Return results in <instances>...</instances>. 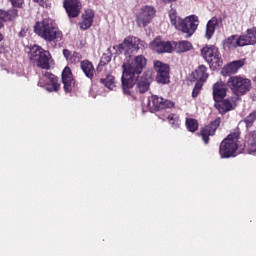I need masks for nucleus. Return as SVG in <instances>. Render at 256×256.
I'll return each mask as SVG.
<instances>
[{"mask_svg": "<svg viewBox=\"0 0 256 256\" xmlns=\"http://www.w3.org/2000/svg\"><path fill=\"white\" fill-rule=\"evenodd\" d=\"M167 121L173 129H179L181 126V119H179V116L175 113L169 114L167 116Z\"/></svg>", "mask_w": 256, "mask_h": 256, "instance_id": "nucleus-31", "label": "nucleus"}, {"mask_svg": "<svg viewBox=\"0 0 256 256\" xmlns=\"http://www.w3.org/2000/svg\"><path fill=\"white\" fill-rule=\"evenodd\" d=\"M151 49L156 51V53H172L173 52V42L171 41H163L161 36L156 37L150 43Z\"/></svg>", "mask_w": 256, "mask_h": 256, "instance_id": "nucleus-16", "label": "nucleus"}, {"mask_svg": "<svg viewBox=\"0 0 256 256\" xmlns=\"http://www.w3.org/2000/svg\"><path fill=\"white\" fill-rule=\"evenodd\" d=\"M202 89H203V82L197 81L194 88H193V91H192L193 99H195L199 96V93H201Z\"/></svg>", "mask_w": 256, "mask_h": 256, "instance_id": "nucleus-34", "label": "nucleus"}, {"mask_svg": "<svg viewBox=\"0 0 256 256\" xmlns=\"http://www.w3.org/2000/svg\"><path fill=\"white\" fill-rule=\"evenodd\" d=\"M247 63V59H239V60H234L230 62L226 66V71L229 73V75H235L239 71V69H242V67H245V64Z\"/></svg>", "mask_w": 256, "mask_h": 256, "instance_id": "nucleus-25", "label": "nucleus"}, {"mask_svg": "<svg viewBox=\"0 0 256 256\" xmlns=\"http://www.w3.org/2000/svg\"><path fill=\"white\" fill-rule=\"evenodd\" d=\"M142 47H145V41L138 37L128 36L121 44L114 46L113 49H116L117 55H124L130 59L133 51H139Z\"/></svg>", "mask_w": 256, "mask_h": 256, "instance_id": "nucleus-5", "label": "nucleus"}, {"mask_svg": "<svg viewBox=\"0 0 256 256\" xmlns=\"http://www.w3.org/2000/svg\"><path fill=\"white\" fill-rule=\"evenodd\" d=\"M62 53L66 61H69V59L71 58V55H73L69 49H63Z\"/></svg>", "mask_w": 256, "mask_h": 256, "instance_id": "nucleus-38", "label": "nucleus"}, {"mask_svg": "<svg viewBox=\"0 0 256 256\" xmlns=\"http://www.w3.org/2000/svg\"><path fill=\"white\" fill-rule=\"evenodd\" d=\"M80 67L85 76L88 79L93 80V77H95V67L93 66V63H91L89 60H84L81 62Z\"/></svg>", "mask_w": 256, "mask_h": 256, "instance_id": "nucleus-28", "label": "nucleus"}, {"mask_svg": "<svg viewBox=\"0 0 256 256\" xmlns=\"http://www.w3.org/2000/svg\"><path fill=\"white\" fill-rule=\"evenodd\" d=\"M100 83L110 91H113L114 88L117 87V82L115 81V76L113 75H107L105 78H101Z\"/></svg>", "mask_w": 256, "mask_h": 256, "instance_id": "nucleus-30", "label": "nucleus"}, {"mask_svg": "<svg viewBox=\"0 0 256 256\" xmlns=\"http://www.w3.org/2000/svg\"><path fill=\"white\" fill-rule=\"evenodd\" d=\"M19 17V10L17 8H10L8 10L0 9V21H15Z\"/></svg>", "mask_w": 256, "mask_h": 256, "instance_id": "nucleus-24", "label": "nucleus"}, {"mask_svg": "<svg viewBox=\"0 0 256 256\" xmlns=\"http://www.w3.org/2000/svg\"><path fill=\"white\" fill-rule=\"evenodd\" d=\"M42 75L45 79H48L49 83L44 84L40 79L38 81V87H45L49 93H57L61 89V84H59V78L57 76L51 72H42Z\"/></svg>", "mask_w": 256, "mask_h": 256, "instance_id": "nucleus-13", "label": "nucleus"}, {"mask_svg": "<svg viewBox=\"0 0 256 256\" xmlns=\"http://www.w3.org/2000/svg\"><path fill=\"white\" fill-rule=\"evenodd\" d=\"M1 27H3V22H1V20H0V28H1Z\"/></svg>", "mask_w": 256, "mask_h": 256, "instance_id": "nucleus-43", "label": "nucleus"}, {"mask_svg": "<svg viewBox=\"0 0 256 256\" xmlns=\"http://www.w3.org/2000/svg\"><path fill=\"white\" fill-rule=\"evenodd\" d=\"M93 19H95V12L93 10H86L82 14V21L79 23L80 29L86 31V29H90L93 25Z\"/></svg>", "mask_w": 256, "mask_h": 256, "instance_id": "nucleus-22", "label": "nucleus"}, {"mask_svg": "<svg viewBox=\"0 0 256 256\" xmlns=\"http://www.w3.org/2000/svg\"><path fill=\"white\" fill-rule=\"evenodd\" d=\"M227 85L236 97H241V95L251 91V80L241 76H231L227 81Z\"/></svg>", "mask_w": 256, "mask_h": 256, "instance_id": "nucleus-7", "label": "nucleus"}, {"mask_svg": "<svg viewBox=\"0 0 256 256\" xmlns=\"http://www.w3.org/2000/svg\"><path fill=\"white\" fill-rule=\"evenodd\" d=\"M173 49H176L177 53H187V51L193 49V44L187 40H181L173 42Z\"/></svg>", "mask_w": 256, "mask_h": 256, "instance_id": "nucleus-29", "label": "nucleus"}, {"mask_svg": "<svg viewBox=\"0 0 256 256\" xmlns=\"http://www.w3.org/2000/svg\"><path fill=\"white\" fill-rule=\"evenodd\" d=\"M147 67V58L143 55H138L131 63H123L121 85L124 95L131 97L133 101H137V96L134 95L133 87H135V79L143 73V69Z\"/></svg>", "mask_w": 256, "mask_h": 256, "instance_id": "nucleus-1", "label": "nucleus"}, {"mask_svg": "<svg viewBox=\"0 0 256 256\" xmlns=\"http://www.w3.org/2000/svg\"><path fill=\"white\" fill-rule=\"evenodd\" d=\"M227 91H229V88H227V85L222 80L217 81L212 86V97L213 101H220V99H225L227 97Z\"/></svg>", "mask_w": 256, "mask_h": 256, "instance_id": "nucleus-18", "label": "nucleus"}, {"mask_svg": "<svg viewBox=\"0 0 256 256\" xmlns=\"http://www.w3.org/2000/svg\"><path fill=\"white\" fill-rule=\"evenodd\" d=\"M110 61H111V57H109V56L102 57L99 62V67H101L103 65H107V63H109Z\"/></svg>", "mask_w": 256, "mask_h": 256, "instance_id": "nucleus-37", "label": "nucleus"}, {"mask_svg": "<svg viewBox=\"0 0 256 256\" xmlns=\"http://www.w3.org/2000/svg\"><path fill=\"white\" fill-rule=\"evenodd\" d=\"M238 47H243L241 44V38L237 34H233L223 40V48L227 51H235Z\"/></svg>", "mask_w": 256, "mask_h": 256, "instance_id": "nucleus-21", "label": "nucleus"}, {"mask_svg": "<svg viewBox=\"0 0 256 256\" xmlns=\"http://www.w3.org/2000/svg\"><path fill=\"white\" fill-rule=\"evenodd\" d=\"M151 101L155 111H161L163 109H173V107H175V102L164 99L163 97H159L157 95H153L151 97Z\"/></svg>", "mask_w": 256, "mask_h": 256, "instance_id": "nucleus-19", "label": "nucleus"}, {"mask_svg": "<svg viewBox=\"0 0 256 256\" xmlns=\"http://www.w3.org/2000/svg\"><path fill=\"white\" fill-rule=\"evenodd\" d=\"M221 125V118H216L212 122H210L208 125L204 126L200 130V137L205 145H209L210 138L217 133V129H219V126Z\"/></svg>", "mask_w": 256, "mask_h": 256, "instance_id": "nucleus-12", "label": "nucleus"}, {"mask_svg": "<svg viewBox=\"0 0 256 256\" xmlns=\"http://www.w3.org/2000/svg\"><path fill=\"white\" fill-rule=\"evenodd\" d=\"M153 83V70H146L143 72L142 76L135 79V85L138 92L143 95L149 91L151 84Z\"/></svg>", "mask_w": 256, "mask_h": 256, "instance_id": "nucleus-11", "label": "nucleus"}, {"mask_svg": "<svg viewBox=\"0 0 256 256\" xmlns=\"http://www.w3.org/2000/svg\"><path fill=\"white\" fill-rule=\"evenodd\" d=\"M62 83L65 93H71L77 89V82L69 66H66L62 71Z\"/></svg>", "mask_w": 256, "mask_h": 256, "instance_id": "nucleus-14", "label": "nucleus"}, {"mask_svg": "<svg viewBox=\"0 0 256 256\" xmlns=\"http://www.w3.org/2000/svg\"><path fill=\"white\" fill-rule=\"evenodd\" d=\"M34 33L41 37L46 43H54L55 47L61 45L63 41V32L51 18H45L40 22H36L34 26Z\"/></svg>", "mask_w": 256, "mask_h": 256, "instance_id": "nucleus-2", "label": "nucleus"}, {"mask_svg": "<svg viewBox=\"0 0 256 256\" xmlns=\"http://www.w3.org/2000/svg\"><path fill=\"white\" fill-rule=\"evenodd\" d=\"M4 38L3 34L0 33V41H3Z\"/></svg>", "mask_w": 256, "mask_h": 256, "instance_id": "nucleus-42", "label": "nucleus"}, {"mask_svg": "<svg viewBox=\"0 0 256 256\" xmlns=\"http://www.w3.org/2000/svg\"><path fill=\"white\" fill-rule=\"evenodd\" d=\"M34 3H38L40 7H45V0H33Z\"/></svg>", "mask_w": 256, "mask_h": 256, "instance_id": "nucleus-39", "label": "nucleus"}, {"mask_svg": "<svg viewBox=\"0 0 256 256\" xmlns=\"http://www.w3.org/2000/svg\"><path fill=\"white\" fill-rule=\"evenodd\" d=\"M29 59L40 69H51V54L40 46L34 45L29 52Z\"/></svg>", "mask_w": 256, "mask_h": 256, "instance_id": "nucleus-6", "label": "nucleus"}, {"mask_svg": "<svg viewBox=\"0 0 256 256\" xmlns=\"http://www.w3.org/2000/svg\"><path fill=\"white\" fill-rule=\"evenodd\" d=\"M3 51H5V47L0 44V54L3 53Z\"/></svg>", "mask_w": 256, "mask_h": 256, "instance_id": "nucleus-41", "label": "nucleus"}, {"mask_svg": "<svg viewBox=\"0 0 256 256\" xmlns=\"http://www.w3.org/2000/svg\"><path fill=\"white\" fill-rule=\"evenodd\" d=\"M63 7L68 17L75 19L79 17L82 5L80 0H64Z\"/></svg>", "mask_w": 256, "mask_h": 256, "instance_id": "nucleus-17", "label": "nucleus"}, {"mask_svg": "<svg viewBox=\"0 0 256 256\" xmlns=\"http://www.w3.org/2000/svg\"><path fill=\"white\" fill-rule=\"evenodd\" d=\"M155 13L156 11L153 6H143L139 13L136 14V23L138 27H147L153 20V17H155Z\"/></svg>", "mask_w": 256, "mask_h": 256, "instance_id": "nucleus-10", "label": "nucleus"}, {"mask_svg": "<svg viewBox=\"0 0 256 256\" xmlns=\"http://www.w3.org/2000/svg\"><path fill=\"white\" fill-rule=\"evenodd\" d=\"M256 122V110L252 111L245 119L244 123L247 127V129H250V127H253V123Z\"/></svg>", "mask_w": 256, "mask_h": 256, "instance_id": "nucleus-33", "label": "nucleus"}, {"mask_svg": "<svg viewBox=\"0 0 256 256\" xmlns=\"http://www.w3.org/2000/svg\"><path fill=\"white\" fill-rule=\"evenodd\" d=\"M173 1H177V0H161L162 3H173Z\"/></svg>", "mask_w": 256, "mask_h": 256, "instance_id": "nucleus-40", "label": "nucleus"}, {"mask_svg": "<svg viewBox=\"0 0 256 256\" xmlns=\"http://www.w3.org/2000/svg\"><path fill=\"white\" fill-rule=\"evenodd\" d=\"M13 9H23L25 5V0H9Z\"/></svg>", "mask_w": 256, "mask_h": 256, "instance_id": "nucleus-35", "label": "nucleus"}, {"mask_svg": "<svg viewBox=\"0 0 256 256\" xmlns=\"http://www.w3.org/2000/svg\"><path fill=\"white\" fill-rule=\"evenodd\" d=\"M193 79L205 83L207 81L209 74L207 73V66L200 65L193 73Z\"/></svg>", "mask_w": 256, "mask_h": 256, "instance_id": "nucleus-27", "label": "nucleus"}, {"mask_svg": "<svg viewBox=\"0 0 256 256\" xmlns=\"http://www.w3.org/2000/svg\"><path fill=\"white\" fill-rule=\"evenodd\" d=\"M219 26V19L217 17H212L206 24L205 37L208 41L215 35V29Z\"/></svg>", "mask_w": 256, "mask_h": 256, "instance_id": "nucleus-26", "label": "nucleus"}, {"mask_svg": "<svg viewBox=\"0 0 256 256\" xmlns=\"http://www.w3.org/2000/svg\"><path fill=\"white\" fill-rule=\"evenodd\" d=\"M169 19L173 27H175L177 31H181L186 39L193 37L199 27V16L197 15H190L182 19L177 16V11L171 10L169 12Z\"/></svg>", "mask_w": 256, "mask_h": 256, "instance_id": "nucleus-3", "label": "nucleus"}, {"mask_svg": "<svg viewBox=\"0 0 256 256\" xmlns=\"http://www.w3.org/2000/svg\"><path fill=\"white\" fill-rule=\"evenodd\" d=\"M239 37L242 47L256 45V27L247 29L246 32L244 34L239 35Z\"/></svg>", "mask_w": 256, "mask_h": 256, "instance_id": "nucleus-20", "label": "nucleus"}, {"mask_svg": "<svg viewBox=\"0 0 256 256\" xmlns=\"http://www.w3.org/2000/svg\"><path fill=\"white\" fill-rule=\"evenodd\" d=\"M238 101H241V97L239 96H233L230 98H223L218 101L214 102V107L217 109L218 113L220 115H226V113H229V111L235 110L237 107Z\"/></svg>", "mask_w": 256, "mask_h": 256, "instance_id": "nucleus-9", "label": "nucleus"}, {"mask_svg": "<svg viewBox=\"0 0 256 256\" xmlns=\"http://www.w3.org/2000/svg\"><path fill=\"white\" fill-rule=\"evenodd\" d=\"M245 149L249 155L256 153V130L250 131L246 135Z\"/></svg>", "mask_w": 256, "mask_h": 256, "instance_id": "nucleus-23", "label": "nucleus"}, {"mask_svg": "<svg viewBox=\"0 0 256 256\" xmlns=\"http://www.w3.org/2000/svg\"><path fill=\"white\" fill-rule=\"evenodd\" d=\"M201 55L209 65H214V67H221L223 65L221 52H219V48L215 45H205L201 49Z\"/></svg>", "mask_w": 256, "mask_h": 256, "instance_id": "nucleus-8", "label": "nucleus"}, {"mask_svg": "<svg viewBox=\"0 0 256 256\" xmlns=\"http://www.w3.org/2000/svg\"><path fill=\"white\" fill-rule=\"evenodd\" d=\"M240 137L241 129L237 127L220 143L219 154L221 159L235 157V153L239 149Z\"/></svg>", "mask_w": 256, "mask_h": 256, "instance_id": "nucleus-4", "label": "nucleus"}, {"mask_svg": "<svg viewBox=\"0 0 256 256\" xmlns=\"http://www.w3.org/2000/svg\"><path fill=\"white\" fill-rule=\"evenodd\" d=\"M79 61H81V54H79L78 52H73L68 59V63H79Z\"/></svg>", "mask_w": 256, "mask_h": 256, "instance_id": "nucleus-36", "label": "nucleus"}, {"mask_svg": "<svg viewBox=\"0 0 256 256\" xmlns=\"http://www.w3.org/2000/svg\"><path fill=\"white\" fill-rule=\"evenodd\" d=\"M186 127L190 133H195L199 129V121L195 118H186Z\"/></svg>", "mask_w": 256, "mask_h": 256, "instance_id": "nucleus-32", "label": "nucleus"}, {"mask_svg": "<svg viewBox=\"0 0 256 256\" xmlns=\"http://www.w3.org/2000/svg\"><path fill=\"white\" fill-rule=\"evenodd\" d=\"M154 69L157 72V83H161L162 85L169 83V65L157 60L154 61Z\"/></svg>", "mask_w": 256, "mask_h": 256, "instance_id": "nucleus-15", "label": "nucleus"}]
</instances>
